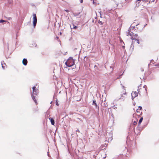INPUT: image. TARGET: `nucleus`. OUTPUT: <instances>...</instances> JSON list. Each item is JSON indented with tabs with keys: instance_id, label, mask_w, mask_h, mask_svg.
<instances>
[{
	"instance_id": "obj_1",
	"label": "nucleus",
	"mask_w": 159,
	"mask_h": 159,
	"mask_svg": "<svg viewBox=\"0 0 159 159\" xmlns=\"http://www.w3.org/2000/svg\"><path fill=\"white\" fill-rule=\"evenodd\" d=\"M66 66L69 67H70L73 66L75 64L74 61L72 57H70L69 59L65 63Z\"/></svg>"
},
{
	"instance_id": "obj_2",
	"label": "nucleus",
	"mask_w": 159,
	"mask_h": 159,
	"mask_svg": "<svg viewBox=\"0 0 159 159\" xmlns=\"http://www.w3.org/2000/svg\"><path fill=\"white\" fill-rule=\"evenodd\" d=\"M39 93V91L38 90H34V91H33V94H31L32 98L34 102L36 104H37V102L35 98H36V96Z\"/></svg>"
},
{
	"instance_id": "obj_3",
	"label": "nucleus",
	"mask_w": 159,
	"mask_h": 159,
	"mask_svg": "<svg viewBox=\"0 0 159 159\" xmlns=\"http://www.w3.org/2000/svg\"><path fill=\"white\" fill-rule=\"evenodd\" d=\"M138 92L136 91H133L131 93V95L132 100H134V98L137 97L138 96V93L139 94V89L137 90Z\"/></svg>"
},
{
	"instance_id": "obj_4",
	"label": "nucleus",
	"mask_w": 159,
	"mask_h": 159,
	"mask_svg": "<svg viewBox=\"0 0 159 159\" xmlns=\"http://www.w3.org/2000/svg\"><path fill=\"white\" fill-rule=\"evenodd\" d=\"M33 24L34 27H35L37 22V19L36 15L35 14H33Z\"/></svg>"
},
{
	"instance_id": "obj_5",
	"label": "nucleus",
	"mask_w": 159,
	"mask_h": 159,
	"mask_svg": "<svg viewBox=\"0 0 159 159\" xmlns=\"http://www.w3.org/2000/svg\"><path fill=\"white\" fill-rule=\"evenodd\" d=\"M126 35L127 36L129 35L130 36L131 38V39H134V37H135V35L132 32H127L126 33Z\"/></svg>"
},
{
	"instance_id": "obj_6",
	"label": "nucleus",
	"mask_w": 159,
	"mask_h": 159,
	"mask_svg": "<svg viewBox=\"0 0 159 159\" xmlns=\"http://www.w3.org/2000/svg\"><path fill=\"white\" fill-rule=\"evenodd\" d=\"M22 63L25 66H26L27 65V61L26 59H23L22 61Z\"/></svg>"
},
{
	"instance_id": "obj_7",
	"label": "nucleus",
	"mask_w": 159,
	"mask_h": 159,
	"mask_svg": "<svg viewBox=\"0 0 159 159\" xmlns=\"http://www.w3.org/2000/svg\"><path fill=\"white\" fill-rule=\"evenodd\" d=\"M1 64L2 65V68L4 69H5L6 65V64L4 63V61H2L1 62Z\"/></svg>"
},
{
	"instance_id": "obj_8",
	"label": "nucleus",
	"mask_w": 159,
	"mask_h": 159,
	"mask_svg": "<svg viewBox=\"0 0 159 159\" xmlns=\"http://www.w3.org/2000/svg\"><path fill=\"white\" fill-rule=\"evenodd\" d=\"M49 119L50 120L52 125H54L55 124V122L53 119L51 117L49 118Z\"/></svg>"
},
{
	"instance_id": "obj_9",
	"label": "nucleus",
	"mask_w": 159,
	"mask_h": 159,
	"mask_svg": "<svg viewBox=\"0 0 159 159\" xmlns=\"http://www.w3.org/2000/svg\"><path fill=\"white\" fill-rule=\"evenodd\" d=\"M80 13H75L74 14V16L77 17L78 18H80L81 16V15H79Z\"/></svg>"
},
{
	"instance_id": "obj_10",
	"label": "nucleus",
	"mask_w": 159,
	"mask_h": 159,
	"mask_svg": "<svg viewBox=\"0 0 159 159\" xmlns=\"http://www.w3.org/2000/svg\"><path fill=\"white\" fill-rule=\"evenodd\" d=\"M135 35L136 36H137V34H135ZM135 38H136V37H134V40H135V41H136V42H137L138 44H139V40L138 39H135Z\"/></svg>"
},
{
	"instance_id": "obj_11",
	"label": "nucleus",
	"mask_w": 159,
	"mask_h": 159,
	"mask_svg": "<svg viewBox=\"0 0 159 159\" xmlns=\"http://www.w3.org/2000/svg\"><path fill=\"white\" fill-rule=\"evenodd\" d=\"M73 27L72 28L71 26H70V28L71 29H76L77 28V27L74 25V24H73Z\"/></svg>"
},
{
	"instance_id": "obj_12",
	"label": "nucleus",
	"mask_w": 159,
	"mask_h": 159,
	"mask_svg": "<svg viewBox=\"0 0 159 159\" xmlns=\"http://www.w3.org/2000/svg\"><path fill=\"white\" fill-rule=\"evenodd\" d=\"M93 105H94L96 106V107H97V105L96 103V102L95 100L93 101Z\"/></svg>"
},
{
	"instance_id": "obj_13",
	"label": "nucleus",
	"mask_w": 159,
	"mask_h": 159,
	"mask_svg": "<svg viewBox=\"0 0 159 159\" xmlns=\"http://www.w3.org/2000/svg\"><path fill=\"white\" fill-rule=\"evenodd\" d=\"M143 117L141 118L139 121V124H140L141 123V122L143 121Z\"/></svg>"
},
{
	"instance_id": "obj_14",
	"label": "nucleus",
	"mask_w": 159,
	"mask_h": 159,
	"mask_svg": "<svg viewBox=\"0 0 159 159\" xmlns=\"http://www.w3.org/2000/svg\"><path fill=\"white\" fill-rule=\"evenodd\" d=\"M122 99V100H124L125 99V97H124V96H123V95H122V96L120 97V98H119V99Z\"/></svg>"
},
{
	"instance_id": "obj_15",
	"label": "nucleus",
	"mask_w": 159,
	"mask_h": 159,
	"mask_svg": "<svg viewBox=\"0 0 159 159\" xmlns=\"http://www.w3.org/2000/svg\"><path fill=\"white\" fill-rule=\"evenodd\" d=\"M6 21L5 20H0V23H2L3 22H6Z\"/></svg>"
},
{
	"instance_id": "obj_16",
	"label": "nucleus",
	"mask_w": 159,
	"mask_h": 159,
	"mask_svg": "<svg viewBox=\"0 0 159 159\" xmlns=\"http://www.w3.org/2000/svg\"><path fill=\"white\" fill-rule=\"evenodd\" d=\"M36 87L35 86H34L32 88L33 89V91H34V90H36Z\"/></svg>"
},
{
	"instance_id": "obj_17",
	"label": "nucleus",
	"mask_w": 159,
	"mask_h": 159,
	"mask_svg": "<svg viewBox=\"0 0 159 159\" xmlns=\"http://www.w3.org/2000/svg\"><path fill=\"white\" fill-rule=\"evenodd\" d=\"M139 109L140 110H141L142 109V107H141V106H139Z\"/></svg>"
},
{
	"instance_id": "obj_18",
	"label": "nucleus",
	"mask_w": 159,
	"mask_h": 159,
	"mask_svg": "<svg viewBox=\"0 0 159 159\" xmlns=\"http://www.w3.org/2000/svg\"><path fill=\"white\" fill-rule=\"evenodd\" d=\"M133 124L134 125H136L137 124V122L135 121H134V123H133Z\"/></svg>"
},
{
	"instance_id": "obj_19",
	"label": "nucleus",
	"mask_w": 159,
	"mask_h": 159,
	"mask_svg": "<svg viewBox=\"0 0 159 159\" xmlns=\"http://www.w3.org/2000/svg\"><path fill=\"white\" fill-rule=\"evenodd\" d=\"M56 104L57 105V106H58L59 105V104H58V102H57V101L56 102Z\"/></svg>"
},
{
	"instance_id": "obj_20",
	"label": "nucleus",
	"mask_w": 159,
	"mask_h": 159,
	"mask_svg": "<svg viewBox=\"0 0 159 159\" xmlns=\"http://www.w3.org/2000/svg\"><path fill=\"white\" fill-rule=\"evenodd\" d=\"M98 23L99 24H100L101 25H102V24L101 21H99L98 22Z\"/></svg>"
},
{
	"instance_id": "obj_21",
	"label": "nucleus",
	"mask_w": 159,
	"mask_h": 159,
	"mask_svg": "<svg viewBox=\"0 0 159 159\" xmlns=\"http://www.w3.org/2000/svg\"><path fill=\"white\" fill-rule=\"evenodd\" d=\"M136 111L138 113H140V111H138V109H137V110H136Z\"/></svg>"
},
{
	"instance_id": "obj_22",
	"label": "nucleus",
	"mask_w": 159,
	"mask_h": 159,
	"mask_svg": "<svg viewBox=\"0 0 159 159\" xmlns=\"http://www.w3.org/2000/svg\"><path fill=\"white\" fill-rule=\"evenodd\" d=\"M156 66H159V64H157L155 65Z\"/></svg>"
},
{
	"instance_id": "obj_23",
	"label": "nucleus",
	"mask_w": 159,
	"mask_h": 159,
	"mask_svg": "<svg viewBox=\"0 0 159 159\" xmlns=\"http://www.w3.org/2000/svg\"><path fill=\"white\" fill-rule=\"evenodd\" d=\"M83 2V0H81L80 1L81 3H82Z\"/></svg>"
},
{
	"instance_id": "obj_24",
	"label": "nucleus",
	"mask_w": 159,
	"mask_h": 159,
	"mask_svg": "<svg viewBox=\"0 0 159 159\" xmlns=\"http://www.w3.org/2000/svg\"><path fill=\"white\" fill-rule=\"evenodd\" d=\"M65 11H66V12H69V11L68 10H65Z\"/></svg>"
},
{
	"instance_id": "obj_25",
	"label": "nucleus",
	"mask_w": 159,
	"mask_h": 159,
	"mask_svg": "<svg viewBox=\"0 0 159 159\" xmlns=\"http://www.w3.org/2000/svg\"><path fill=\"white\" fill-rule=\"evenodd\" d=\"M147 25V24H146L144 25V27H145V26H146V25Z\"/></svg>"
},
{
	"instance_id": "obj_26",
	"label": "nucleus",
	"mask_w": 159,
	"mask_h": 159,
	"mask_svg": "<svg viewBox=\"0 0 159 159\" xmlns=\"http://www.w3.org/2000/svg\"><path fill=\"white\" fill-rule=\"evenodd\" d=\"M48 156H49V152H48Z\"/></svg>"
},
{
	"instance_id": "obj_27",
	"label": "nucleus",
	"mask_w": 159,
	"mask_h": 159,
	"mask_svg": "<svg viewBox=\"0 0 159 159\" xmlns=\"http://www.w3.org/2000/svg\"><path fill=\"white\" fill-rule=\"evenodd\" d=\"M122 47H123V48H124L125 47L124 46H123Z\"/></svg>"
},
{
	"instance_id": "obj_28",
	"label": "nucleus",
	"mask_w": 159,
	"mask_h": 159,
	"mask_svg": "<svg viewBox=\"0 0 159 159\" xmlns=\"http://www.w3.org/2000/svg\"><path fill=\"white\" fill-rule=\"evenodd\" d=\"M126 94V93H123V94Z\"/></svg>"
},
{
	"instance_id": "obj_29",
	"label": "nucleus",
	"mask_w": 159,
	"mask_h": 159,
	"mask_svg": "<svg viewBox=\"0 0 159 159\" xmlns=\"http://www.w3.org/2000/svg\"><path fill=\"white\" fill-rule=\"evenodd\" d=\"M77 131H78L79 132H80V131L78 129L77 130Z\"/></svg>"
},
{
	"instance_id": "obj_30",
	"label": "nucleus",
	"mask_w": 159,
	"mask_h": 159,
	"mask_svg": "<svg viewBox=\"0 0 159 159\" xmlns=\"http://www.w3.org/2000/svg\"><path fill=\"white\" fill-rule=\"evenodd\" d=\"M123 88H124V86H123Z\"/></svg>"
}]
</instances>
